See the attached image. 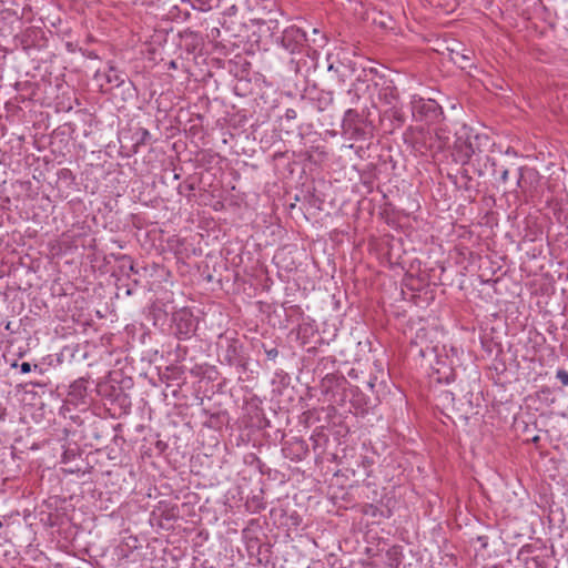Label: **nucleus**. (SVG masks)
I'll return each instance as SVG.
<instances>
[{"label":"nucleus","instance_id":"1","mask_svg":"<svg viewBox=\"0 0 568 568\" xmlns=\"http://www.w3.org/2000/svg\"><path fill=\"white\" fill-rule=\"evenodd\" d=\"M364 84L366 85V89L369 91V98L374 104L376 103V94L377 101L389 108L392 116L395 120L399 122L404 121V115L402 111L396 106L398 100L397 89L392 80L385 79L383 77L374 79L372 84L367 83L366 81H362L361 79H357V81L353 83L351 89H348L347 91L348 94L354 95L352 99V103H356L358 101V92L362 90V85Z\"/></svg>","mask_w":568,"mask_h":568},{"label":"nucleus","instance_id":"2","mask_svg":"<svg viewBox=\"0 0 568 568\" xmlns=\"http://www.w3.org/2000/svg\"><path fill=\"white\" fill-rule=\"evenodd\" d=\"M483 140H487V136L474 134L471 129L463 126L456 133V140L454 142L453 155L455 161L463 165L469 163L473 155L480 152V144Z\"/></svg>","mask_w":568,"mask_h":568},{"label":"nucleus","instance_id":"3","mask_svg":"<svg viewBox=\"0 0 568 568\" xmlns=\"http://www.w3.org/2000/svg\"><path fill=\"white\" fill-rule=\"evenodd\" d=\"M410 105L413 118L416 121L435 123L443 116L442 106L433 99L413 95Z\"/></svg>","mask_w":568,"mask_h":568},{"label":"nucleus","instance_id":"4","mask_svg":"<svg viewBox=\"0 0 568 568\" xmlns=\"http://www.w3.org/2000/svg\"><path fill=\"white\" fill-rule=\"evenodd\" d=\"M306 40L305 32L298 27L291 26L283 31L281 45L288 52L294 53Z\"/></svg>","mask_w":568,"mask_h":568},{"label":"nucleus","instance_id":"5","mask_svg":"<svg viewBox=\"0 0 568 568\" xmlns=\"http://www.w3.org/2000/svg\"><path fill=\"white\" fill-rule=\"evenodd\" d=\"M180 338H189L195 332V320L189 312H179L174 317Z\"/></svg>","mask_w":568,"mask_h":568},{"label":"nucleus","instance_id":"6","mask_svg":"<svg viewBox=\"0 0 568 568\" xmlns=\"http://www.w3.org/2000/svg\"><path fill=\"white\" fill-rule=\"evenodd\" d=\"M105 77L106 81L115 87H120L124 83V74L118 71L115 68H110Z\"/></svg>","mask_w":568,"mask_h":568},{"label":"nucleus","instance_id":"7","mask_svg":"<svg viewBox=\"0 0 568 568\" xmlns=\"http://www.w3.org/2000/svg\"><path fill=\"white\" fill-rule=\"evenodd\" d=\"M556 377L560 381V383L565 386H568V372L565 369L557 371Z\"/></svg>","mask_w":568,"mask_h":568},{"label":"nucleus","instance_id":"8","mask_svg":"<svg viewBox=\"0 0 568 568\" xmlns=\"http://www.w3.org/2000/svg\"><path fill=\"white\" fill-rule=\"evenodd\" d=\"M457 55L460 58V61L458 60V58H454L455 62L459 63L462 68H466L468 65L467 62L470 61L469 54L463 53Z\"/></svg>","mask_w":568,"mask_h":568},{"label":"nucleus","instance_id":"9","mask_svg":"<svg viewBox=\"0 0 568 568\" xmlns=\"http://www.w3.org/2000/svg\"><path fill=\"white\" fill-rule=\"evenodd\" d=\"M376 513H377V508L374 505H366L364 507L365 515L376 516Z\"/></svg>","mask_w":568,"mask_h":568},{"label":"nucleus","instance_id":"10","mask_svg":"<svg viewBox=\"0 0 568 568\" xmlns=\"http://www.w3.org/2000/svg\"><path fill=\"white\" fill-rule=\"evenodd\" d=\"M278 355V351L276 348H271L266 351V356L268 359H275Z\"/></svg>","mask_w":568,"mask_h":568},{"label":"nucleus","instance_id":"11","mask_svg":"<svg viewBox=\"0 0 568 568\" xmlns=\"http://www.w3.org/2000/svg\"><path fill=\"white\" fill-rule=\"evenodd\" d=\"M508 178H509V171H508V169H504L500 172V180H501V182L506 183L508 181Z\"/></svg>","mask_w":568,"mask_h":568},{"label":"nucleus","instance_id":"12","mask_svg":"<svg viewBox=\"0 0 568 568\" xmlns=\"http://www.w3.org/2000/svg\"><path fill=\"white\" fill-rule=\"evenodd\" d=\"M84 383L85 381L84 379H78L75 381L73 384H72V388L77 389V388H82L84 387Z\"/></svg>","mask_w":568,"mask_h":568},{"label":"nucleus","instance_id":"13","mask_svg":"<svg viewBox=\"0 0 568 568\" xmlns=\"http://www.w3.org/2000/svg\"><path fill=\"white\" fill-rule=\"evenodd\" d=\"M30 371H31V365L29 363L24 362V363L21 364V372L22 373L26 374V373H29Z\"/></svg>","mask_w":568,"mask_h":568},{"label":"nucleus","instance_id":"14","mask_svg":"<svg viewBox=\"0 0 568 568\" xmlns=\"http://www.w3.org/2000/svg\"><path fill=\"white\" fill-rule=\"evenodd\" d=\"M523 179H524L523 169H519V178L517 180V186L518 187H523Z\"/></svg>","mask_w":568,"mask_h":568},{"label":"nucleus","instance_id":"15","mask_svg":"<svg viewBox=\"0 0 568 568\" xmlns=\"http://www.w3.org/2000/svg\"><path fill=\"white\" fill-rule=\"evenodd\" d=\"M150 132L148 130H142V141H145L150 138Z\"/></svg>","mask_w":568,"mask_h":568},{"label":"nucleus","instance_id":"16","mask_svg":"<svg viewBox=\"0 0 568 568\" xmlns=\"http://www.w3.org/2000/svg\"><path fill=\"white\" fill-rule=\"evenodd\" d=\"M356 114V112L353 110V109H348L346 112H345V116H352Z\"/></svg>","mask_w":568,"mask_h":568},{"label":"nucleus","instance_id":"17","mask_svg":"<svg viewBox=\"0 0 568 568\" xmlns=\"http://www.w3.org/2000/svg\"><path fill=\"white\" fill-rule=\"evenodd\" d=\"M3 526V523L0 520V528Z\"/></svg>","mask_w":568,"mask_h":568}]
</instances>
